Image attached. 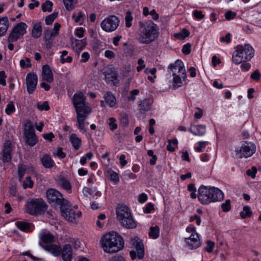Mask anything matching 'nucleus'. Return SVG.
I'll use <instances>...</instances> for the list:
<instances>
[{"mask_svg":"<svg viewBox=\"0 0 261 261\" xmlns=\"http://www.w3.org/2000/svg\"><path fill=\"white\" fill-rule=\"evenodd\" d=\"M64 5L68 11L72 10L77 3V0H63Z\"/></svg>","mask_w":261,"mask_h":261,"instance_id":"nucleus-35","label":"nucleus"},{"mask_svg":"<svg viewBox=\"0 0 261 261\" xmlns=\"http://www.w3.org/2000/svg\"><path fill=\"white\" fill-rule=\"evenodd\" d=\"M42 34L41 23L39 22L35 23L32 31V36L36 39L39 38Z\"/></svg>","mask_w":261,"mask_h":261,"instance_id":"nucleus-27","label":"nucleus"},{"mask_svg":"<svg viewBox=\"0 0 261 261\" xmlns=\"http://www.w3.org/2000/svg\"><path fill=\"white\" fill-rule=\"evenodd\" d=\"M69 141L72 143L74 149L76 150L79 149L82 144L81 139L76 134H71L69 136Z\"/></svg>","mask_w":261,"mask_h":261,"instance_id":"nucleus-25","label":"nucleus"},{"mask_svg":"<svg viewBox=\"0 0 261 261\" xmlns=\"http://www.w3.org/2000/svg\"><path fill=\"white\" fill-rule=\"evenodd\" d=\"M261 77V74L259 72L258 70H255L254 72H253L250 76L251 79L255 81H258Z\"/></svg>","mask_w":261,"mask_h":261,"instance_id":"nucleus-62","label":"nucleus"},{"mask_svg":"<svg viewBox=\"0 0 261 261\" xmlns=\"http://www.w3.org/2000/svg\"><path fill=\"white\" fill-rule=\"evenodd\" d=\"M117 78V74H116V73L113 72H111L105 75L106 81L108 83L111 82L115 81V80H116Z\"/></svg>","mask_w":261,"mask_h":261,"instance_id":"nucleus-41","label":"nucleus"},{"mask_svg":"<svg viewBox=\"0 0 261 261\" xmlns=\"http://www.w3.org/2000/svg\"><path fill=\"white\" fill-rule=\"evenodd\" d=\"M42 75L44 81L48 83H51L53 81V73L49 65H45L43 66Z\"/></svg>","mask_w":261,"mask_h":261,"instance_id":"nucleus-21","label":"nucleus"},{"mask_svg":"<svg viewBox=\"0 0 261 261\" xmlns=\"http://www.w3.org/2000/svg\"><path fill=\"white\" fill-rule=\"evenodd\" d=\"M60 186L64 189L67 191H70L71 189V184L68 180L64 177H61L58 181Z\"/></svg>","mask_w":261,"mask_h":261,"instance_id":"nucleus-29","label":"nucleus"},{"mask_svg":"<svg viewBox=\"0 0 261 261\" xmlns=\"http://www.w3.org/2000/svg\"><path fill=\"white\" fill-rule=\"evenodd\" d=\"M74 44V43H73ZM75 46L73 47L76 51L82 50L86 45V41L85 39L81 40H75L74 42Z\"/></svg>","mask_w":261,"mask_h":261,"instance_id":"nucleus-33","label":"nucleus"},{"mask_svg":"<svg viewBox=\"0 0 261 261\" xmlns=\"http://www.w3.org/2000/svg\"><path fill=\"white\" fill-rule=\"evenodd\" d=\"M138 64L139 65V66L137 67V70L138 72H140L142 69L145 68L144 61L142 58L139 59L138 60Z\"/></svg>","mask_w":261,"mask_h":261,"instance_id":"nucleus-57","label":"nucleus"},{"mask_svg":"<svg viewBox=\"0 0 261 261\" xmlns=\"http://www.w3.org/2000/svg\"><path fill=\"white\" fill-rule=\"evenodd\" d=\"M206 247L205 248L204 250L206 251L207 252H212L213 250V248L214 247V243L211 241H208L206 242Z\"/></svg>","mask_w":261,"mask_h":261,"instance_id":"nucleus-55","label":"nucleus"},{"mask_svg":"<svg viewBox=\"0 0 261 261\" xmlns=\"http://www.w3.org/2000/svg\"><path fill=\"white\" fill-rule=\"evenodd\" d=\"M159 34L157 25L150 22L141 29L138 34V40L142 44H149L158 37Z\"/></svg>","mask_w":261,"mask_h":261,"instance_id":"nucleus-6","label":"nucleus"},{"mask_svg":"<svg viewBox=\"0 0 261 261\" xmlns=\"http://www.w3.org/2000/svg\"><path fill=\"white\" fill-rule=\"evenodd\" d=\"M37 108L40 111H48L49 110L50 107L48 102L46 101L44 102H39L36 105Z\"/></svg>","mask_w":261,"mask_h":261,"instance_id":"nucleus-37","label":"nucleus"},{"mask_svg":"<svg viewBox=\"0 0 261 261\" xmlns=\"http://www.w3.org/2000/svg\"><path fill=\"white\" fill-rule=\"evenodd\" d=\"M17 228L21 231L27 232L30 228L29 223L23 221H17L15 223Z\"/></svg>","mask_w":261,"mask_h":261,"instance_id":"nucleus-32","label":"nucleus"},{"mask_svg":"<svg viewBox=\"0 0 261 261\" xmlns=\"http://www.w3.org/2000/svg\"><path fill=\"white\" fill-rule=\"evenodd\" d=\"M60 211L62 216L70 222H75L76 219L80 218L82 215L81 212L77 211V206L71 207L69 205L68 201L65 205L60 207Z\"/></svg>","mask_w":261,"mask_h":261,"instance_id":"nucleus-9","label":"nucleus"},{"mask_svg":"<svg viewBox=\"0 0 261 261\" xmlns=\"http://www.w3.org/2000/svg\"><path fill=\"white\" fill-rule=\"evenodd\" d=\"M38 82L37 75L33 73H29L26 77L27 91L29 94H32L36 89Z\"/></svg>","mask_w":261,"mask_h":261,"instance_id":"nucleus-17","label":"nucleus"},{"mask_svg":"<svg viewBox=\"0 0 261 261\" xmlns=\"http://www.w3.org/2000/svg\"><path fill=\"white\" fill-rule=\"evenodd\" d=\"M198 146L194 147L195 150L198 152H201L203 151V149L205 148L206 146L208 144L207 141H199L198 142Z\"/></svg>","mask_w":261,"mask_h":261,"instance_id":"nucleus-48","label":"nucleus"},{"mask_svg":"<svg viewBox=\"0 0 261 261\" xmlns=\"http://www.w3.org/2000/svg\"><path fill=\"white\" fill-rule=\"evenodd\" d=\"M58 16V13L54 12L53 13L48 15L46 17L45 21L46 24H51L54 20L57 18Z\"/></svg>","mask_w":261,"mask_h":261,"instance_id":"nucleus-39","label":"nucleus"},{"mask_svg":"<svg viewBox=\"0 0 261 261\" xmlns=\"http://www.w3.org/2000/svg\"><path fill=\"white\" fill-rule=\"evenodd\" d=\"M28 25L25 23L20 22L12 29L8 38V41H17L26 33Z\"/></svg>","mask_w":261,"mask_h":261,"instance_id":"nucleus-13","label":"nucleus"},{"mask_svg":"<svg viewBox=\"0 0 261 261\" xmlns=\"http://www.w3.org/2000/svg\"><path fill=\"white\" fill-rule=\"evenodd\" d=\"M42 165L46 168H51L55 165L54 161L50 156L45 154L40 159Z\"/></svg>","mask_w":261,"mask_h":261,"instance_id":"nucleus-24","label":"nucleus"},{"mask_svg":"<svg viewBox=\"0 0 261 261\" xmlns=\"http://www.w3.org/2000/svg\"><path fill=\"white\" fill-rule=\"evenodd\" d=\"M13 151L12 144L11 141H7L3 145L2 150V160L4 163H8L11 160Z\"/></svg>","mask_w":261,"mask_h":261,"instance_id":"nucleus-18","label":"nucleus"},{"mask_svg":"<svg viewBox=\"0 0 261 261\" xmlns=\"http://www.w3.org/2000/svg\"><path fill=\"white\" fill-rule=\"evenodd\" d=\"M120 23L119 18L115 15H110L104 19L101 22L102 29L107 32L115 31Z\"/></svg>","mask_w":261,"mask_h":261,"instance_id":"nucleus-12","label":"nucleus"},{"mask_svg":"<svg viewBox=\"0 0 261 261\" xmlns=\"http://www.w3.org/2000/svg\"><path fill=\"white\" fill-rule=\"evenodd\" d=\"M131 243L136 249V251H130L131 258L135 259L137 256L139 259H142L144 256V248L140 239L137 237L132 238Z\"/></svg>","mask_w":261,"mask_h":261,"instance_id":"nucleus-15","label":"nucleus"},{"mask_svg":"<svg viewBox=\"0 0 261 261\" xmlns=\"http://www.w3.org/2000/svg\"><path fill=\"white\" fill-rule=\"evenodd\" d=\"M139 93L138 89H134L130 92V96H128V99L130 101H134L136 99V96Z\"/></svg>","mask_w":261,"mask_h":261,"instance_id":"nucleus-53","label":"nucleus"},{"mask_svg":"<svg viewBox=\"0 0 261 261\" xmlns=\"http://www.w3.org/2000/svg\"><path fill=\"white\" fill-rule=\"evenodd\" d=\"M86 97L81 92L74 94L72 101L77 115V128L84 132L86 131V126L89 123L85 121L91 113V108L86 101Z\"/></svg>","mask_w":261,"mask_h":261,"instance_id":"nucleus-1","label":"nucleus"},{"mask_svg":"<svg viewBox=\"0 0 261 261\" xmlns=\"http://www.w3.org/2000/svg\"><path fill=\"white\" fill-rule=\"evenodd\" d=\"M256 150L255 145L250 142L244 141L240 148L235 149L237 158H247L251 156Z\"/></svg>","mask_w":261,"mask_h":261,"instance_id":"nucleus-10","label":"nucleus"},{"mask_svg":"<svg viewBox=\"0 0 261 261\" xmlns=\"http://www.w3.org/2000/svg\"><path fill=\"white\" fill-rule=\"evenodd\" d=\"M109 122L108 123L109 128L111 130L114 131L118 127L117 124L116 123V119L113 117H110L109 119Z\"/></svg>","mask_w":261,"mask_h":261,"instance_id":"nucleus-49","label":"nucleus"},{"mask_svg":"<svg viewBox=\"0 0 261 261\" xmlns=\"http://www.w3.org/2000/svg\"><path fill=\"white\" fill-rule=\"evenodd\" d=\"M160 228L157 225L150 228L149 232V237L153 239H156L159 237Z\"/></svg>","mask_w":261,"mask_h":261,"instance_id":"nucleus-30","label":"nucleus"},{"mask_svg":"<svg viewBox=\"0 0 261 261\" xmlns=\"http://www.w3.org/2000/svg\"><path fill=\"white\" fill-rule=\"evenodd\" d=\"M69 242L71 243L75 249H77L80 247V242L78 239L76 238H71Z\"/></svg>","mask_w":261,"mask_h":261,"instance_id":"nucleus-56","label":"nucleus"},{"mask_svg":"<svg viewBox=\"0 0 261 261\" xmlns=\"http://www.w3.org/2000/svg\"><path fill=\"white\" fill-rule=\"evenodd\" d=\"M53 4L50 1H46L44 3H43L42 6V10L44 12L48 11L49 12L52 11V7Z\"/></svg>","mask_w":261,"mask_h":261,"instance_id":"nucleus-38","label":"nucleus"},{"mask_svg":"<svg viewBox=\"0 0 261 261\" xmlns=\"http://www.w3.org/2000/svg\"><path fill=\"white\" fill-rule=\"evenodd\" d=\"M46 197L48 202L55 206H60V208L67 203V200L63 197L61 193L54 189H50L46 191Z\"/></svg>","mask_w":261,"mask_h":261,"instance_id":"nucleus-11","label":"nucleus"},{"mask_svg":"<svg viewBox=\"0 0 261 261\" xmlns=\"http://www.w3.org/2000/svg\"><path fill=\"white\" fill-rule=\"evenodd\" d=\"M242 63V64H241L240 67L242 71H247L250 69L251 65L249 63H247V62H243Z\"/></svg>","mask_w":261,"mask_h":261,"instance_id":"nucleus-63","label":"nucleus"},{"mask_svg":"<svg viewBox=\"0 0 261 261\" xmlns=\"http://www.w3.org/2000/svg\"><path fill=\"white\" fill-rule=\"evenodd\" d=\"M221 208L224 212H228L231 210L230 200L227 199L225 202L221 204Z\"/></svg>","mask_w":261,"mask_h":261,"instance_id":"nucleus-44","label":"nucleus"},{"mask_svg":"<svg viewBox=\"0 0 261 261\" xmlns=\"http://www.w3.org/2000/svg\"><path fill=\"white\" fill-rule=\"evenodd\" d=\"M101 247L108 253H116L124 247V240L117 232L112 231L104 234L100 240Z\"/></svg>","mask_w":261,"mask_h":261,"instance_id":"nucleus-2","label":"nucleus"},{"mask_svg":"<svg viewBox=\"0 0 261 261\" xmlns=\"http://www.w3.org/2000/svg\"><path fill=\"white\" fill-rule=\"evenodd\" d=\"M256 172V168L255 167H252L251 169L247 170L246 174L248 176H251L253 179L255 177Z\"/></svg>","mask_w":261,"mask_h":261,"instance_id":"nucleus-54","label":"nucleus"},{"mask_svg":"<svg viewBox=\"0 0 261 261\" xmlns=\"http://www.w3.org/2000/svg\"><path fill=\"white\" fill-rule=\"evenodd\" d=\"M254 56V50L249 44L238 45L235 47L232 61L236 65L250 61Z\"/></svg>","mask_w":261,"mask_h":261,"instance_id":"nucleus-4","label":"nucleus"},{"mask_svg":"<svg viewBox=\"0 0 261 261\" xmlns=\"http://www.w3.org/2000/svg\"><path fill=\"white\" fill-rule=\"evenodd\" d=\"M95 191H96L95 188H89L87 187H85L83 190V193L84 196L86 197H89V196L92 195V193Z\"/></svg>","mask_w":261,"mask_h":261,"instance_id":"nucleus-52","label":"nucleus"},{"mask_svg":"<svg viewBox=\"0 0 261 261\" xmlns=\"http://www.w3.org/2000/svg\"><path fill=\"white\" fill-rule=\"evenodd\" d=\"M177 143L178 141L176 139L169 140L167 149L170 152H173L175 150V147L172 145L176 146Z\"/></svg>","mask_w":261,"mask_h":261,"instance_id":"nucleus-40","label":"nucleus"},{"mask_svg":"<svg viewBox=\"0 0 261 261\" xmlns=\"http://www.w3.org/2000/svg\"><path fill=\"white\" fill-rule=\"evenodd\" d=\"M184 241L186 247L190 250L196 249L201 246L199 236L197 233L187 235V237L185 238Z\"/></svg>","mask_w":261,"mask_h":261,"instance_id":"nucleus-16","label":"nucleus"},{"mask_svg":"<svg viewBox=\"0 0 261 261\" xmlns=\"http://www.w3.org/2000/svg\"><path fill=\"white\" fill-rule=\"evenodd\" d=\"M25 142L30 146H34L37 142L35 130L31 122H27L24 129Z\"/></svg>","mask_w":261,"mask_h":261,"instance_id":"nucleus-14","label":"nucleus"},{"mask_svg":"<svg viewBox=\"0 0 261 261\" xmlns=\"http://www.w3.org/2000/svg\"><path fill=\"white\" fill-rule=\"evenodd\" d=\"M105 101L109 106L112 108L114 107L116 103V98L111 92H107L104 96Z\"/></svg>","mask_w":261,"mask_h":261,"instance_id":"nucleus-28","label":"nucleus"},{"mask_svg":"<svg viewBox=\"0 0 261 261\" xmlns=\"http://www.w3.org/2000/svg\"><path fill=\"white\" fill-rule=\"evenodd\" d=\"M168 69L172 74L174 89H177L182 86L183 82L187 78V74L181 60L178 59L174 63L170 64Z\"/></svg>","mask_w":261,"mask_h":261,"instance_id":"nucleus-5","label":"nucleus"},{"mask_svg":"<svg viewBox=\"0 0 261 261\" xmlns=\"http://www.w3.org/2000/svg\"><path fill=\"white\" fill-rule=\"evenodd\" d=\"M189 35L190 32L189 31L186 29H184L179 33L175 34V36L179 39H183L189 36Z\"/></svg>","mask_w":261,"mask_h":261,"instance_id":"nucleus-47","label":"nucleus"},{"mask_svg":"<svg viewBox=\"0 0 261 261\" xmlns=\"http://www.w3.org/2000/svg\"><path fill=\"white\" fill-rule=\"evenodd\" d=\"M191 46L190 43H187L183 46L182 49V52L186 55H188L191 53Z\"/></svg>","mask_w":261,"mask_h":261,"instance_id":"nucleus-59","label":"nucleus"},{"mask_svg":"<svg viewBox=\"0 0 261 261\" xmlns=\"http://www.w3.org/2000/svg\"><path fill=\"white\" fill-rule=\"evenodd\" d=\"M63 261H71L72 256V249L70 244H65L61 248L60 254Z\"/></svg>","mask_w":261,"mask_h":261,"instance_id":"nucleus-20","label":"nucleus"},{"mask_svg":"<svg viewBox=\"0 0 261 261\" xmlns=\"http://www.w3.org/2000/svg\"><path fill=\"white\" fill-rule=\"evenodd\" d=\"M252 212L249 206H245L243 207V211L240 213V215L242 219H245L247 217H250Z\"/></svg>","mask_w":261,"mask_h":261,"instance_id":"nucleus-34","label":"nucleus"},{"mask_svg":"<svg viewBox=\"0 0 261 261\" xmlns=\"http://www.w3.org/2000/svg\"><path fill=\"white\" fill-rule=\"evenodd\" d=\"M39 238L41 242L48 244H51L55 241V237L49 232H41L39 235Z\"/></svg>","mask_w":261,"mask_h":261,"instance_id":"nucleus-22","label":"nucleus"},{"mask_svg":"<svg viewBox=\"0 0 261 261\" xmlns=\"http://www.w3.org/2000/svg\"><path fill=\"white\" fill-rule=\"evenodd\" d=\"M20 66L23 69L30 67L32 66L30 59L29 58H26L24 60H20Z\"/></svg>","mask_w":261,"mask_h":261,"instance_id":"nucleus-42","label":"nucleus"},{"mask_svg":"<svg viewBox=\"0 0 261 261\" xmlns=\"http://www.w3.org/2000/svg\"><path fill=\"white\" fill-rule=\"evenodd\" d=\"M194 127L196 128L195 133L194 135L195 136H203L206 133V126L204 125L199 124L194 125Z\"/></svg>","mask_w":261,"mask_h":261,"instance_id":"nucleus-31","label":"nucleus"},{"mask_svg":"<svg viewBox=\"0 0 261 261\" xmlns=\"http://www.w3.org/2000/svg\"><path fill=\"white\" fill-rule=\"evenodd\" d=\"M9 21L7 17L0 18V37L5 36L9 28Z\"/></svg>","mask_w":261,"mask_h":261,"instance_id":"nucleus-23","label":"nucleus"},{"mask_svg":"<svg viewBox=\"0 0 261 261\" xmlns=\"http://www.w3.org/2000/svg\"><path fill=\"white\" fill-rule=\"evenodd\" d=\"M133 20V17L131 12L130 11H127L125 16V27L128 28L131 27Z\"/></svg>","mask_w":261,"mask_h":261,"instance_id":"nucleus-36","label":"nucleus"},{"mask_svg":"<svg viewBox=\"0 0 261 261\" xmlns=\"http://www.w3.org/2000/svg\"><path fill=\"white\" fill-rule=\"evenodd\" d=\"M151 104L149 99H145L140 101L139 105V109L142 114H145L150 110Z\"/></svg>","mask_w":261,"mask_h":261,"instance_id":"nucleus-26","label":"nucleus"},{"mask_svg":"<svg viewBox=\"0 0 261 261\" xmlns=\"http://www.w3.org/2000/svg\"><path fill=\"white\" fill-rule=\"evenodd\" d=\"M26 169V167L24 165H20L18 166V172L20 180H21L24 176Z\"/></svg>","mask_w":261,"mask_h":261,"instance_id":"nucleus-51","label":"nucleus"},{"mask_svg":"<svg viewBox=\"0 0 261 261\" xmlns=\"http://www.w3.org/2000/svg\"><path fill=\"white\" fill-rule=\"evenodd\" d=\"M44 34L48 36L49 37L54 39L55 37L57 36L58 35L56 33L54 32L53 31H51L48 29H46L44 31Z\"/></svg>","mask_w":261,"mask_h":261,"instance_id":"nucleus-64","label":"nucleus"},{"mask_svg":"<svg viewBox=\"0 0 261 261\" xmlns=\"http://www.w3.org/2000/svg\"><path fill=\"white\" fill-rule=\"evenodd\" d=\"M46 208V202L42 199H32L26 203L25 212L30 215L37 216L43 214Z\"/></svg>","mask_w":261,"mask_h":261,"instance_id":"nucleus-8","label":"nucleus"},{"mask_svg":"<svg viewBox=\"0 0 261 261\" xmlns=\"http://www.w3.org/2000/svg\"><path fill=\"white\" fill-rule=\"evenodd\" d=\"M15 111L14 104L13 102H9L6 106L5 112L8 115H11Z\"/></svg>","mask_w":261,"mask_h":261,"instance_id":"nucleus-43","label":"nucleus"},{"mask_svg":"<svg viewBox=\"0 0 261 261\" xmlns=\"http://www.w3.org/2000/svg\"><path fill=\"white\" fill-rule=\"evenodd\" d=\"M39 245L54 256H58L61 253V247L59 245L53 244L44 245L40 241L39 242Z\"/></svg>","mask_w":261,"mask_h":261,"instance_id":"nucleus-19","label":"nucleus"},{"mask_svg":"<svg viewBox=\"0 0 261 261\" xmlns=\"http://www.w3.org/2000/svg\"><path fill=\"white\" fill-rule=\"evenodd\" d=\"M117 217L121 224L127 228H135L137 225L133 219L129 208L125 205H119L116 209Z\"/></svg>","mask_w":261,"mask_h":261,"instance_id":"nucleus-7","label":"nucleus"},{"mask_svg":"<svg viewBox=\"0 0 261 261\" xmlns=\"http://www.w3.org/2000/svg\"><path fill=\"white\" fill-rule=\"evenodd\" d=\"M6 77L5 72L4 71H0V84L2 86H6V82L5 78Z\"/></svg>","mask_w":261,"mask_h":261,"instance_id":"nucleus-61","label":"nucleus"},{"mask_svg":"<svg viewBox=\"0 0 261 261\" xmlns=\"http://www.w3.org/2000/svg\"><path fill=\"white\" fill-rule=\"evenodd\" d=\"M83 16V14L81 11L78 12L77 15L76 16L75 14H73L72 15V17L74 19V22L76 23L80 22Z\"/></svg>","mask_w":261,"mask_h":261,"instance_id":"nucleus-60","label":"nucleus"},{"mask_svg":"<svg viewBox=\"0 0 261 261\" xmlns=\"http://www.w3.org/2000/svg\"><path fill=\"white\" fill-rule=\"evenodd\" d=\"M34 182L31 179L30 176H27L25 178V180L24 181L23 184V187L24 189L32 188L33 187Z\"/></svg>","mask_w":261,"mask_h":261,"instance_id":"nucleus-50","label":"nucleus"},{"mask_svg":"<svg viewBox=\"0 0 261 261\" xmlns=\"http://www.w3.org/2000/svg\"><path fill=\"white\" fill-rule=\"evenodd\" d=\"M54 154L61 159H64L66 157V153L62 151L61 148H58L56 152L54 153Z\"/></svg>","mask_w":261,"mask_h":261,"instance_id":"nucleus-58","label":"nucleus"},{"mask_svg":"<svg viewBox=\"0 0 261 261\" xmlns=\"http://www.w3.org/2000/svg\"><path fill=\"white\" fill-rule=\"evenodd\" d=\"M108 173L109 174L110 179L111 181L114 182L115 183H117L119 181V176L116 172L113 171H109Z\"/></svg>","mask_w":261,"mask_h":261,"instance_id":"nucleus-46","label":"nucleus"},{"mask_svg":"<svg viewBox=\"0 0 261 261\" xmlns=\"http://www.w3.org/2000/svg\"><path fill=\"white\" fill-rule=\"evenodd\" d=\"M224 197L223 192L215 187L201 186L198 190L197 198L202 204L207 205L220 201Z\"/></svg>","mask_w":261,"mask_h":261,"instance_id":"nucleus-3","label":"nucleus"},{"mask_svg":"<svg viewBox=\"0 0 261 261\" xmlns=\"http://www.w3.org/2000/svg\"><path fill=\"white\" fill-rule=\"evenodd\" d=\"M44 41L45 43V46L47 48H50L53 46V43L54 42V39L44 34L43 37Z\"/></svg>","mask_w":261,"mask_h":261,"instance_id":"nucleus-45","label":"nucleus"}]
</instances>
